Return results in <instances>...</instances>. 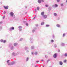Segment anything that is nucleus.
<instances>
[{
    "label": "nucleus",
    "mask_w": 67,
    "mask_h": 67,
    "mask_svg": "<svg viewBox=\"0 0 67 67\" xmlns=\"http://www.w3.org/2000/svg\"><path fill=\"white\" fill-rule=\"evenodd\" d=\"M54 16H57V14L56 13H54Z\"/></svg>",
    "instance_id": "28"
},
{
    "label": "nucleus",
    "mask_w": 67,
    "mask_h": 67,
    "mask_svg": "<svg viewBox=\"0 0 67 67\" xmlns=\"http://www.w3.org/2000/svg\"><path fill=\"white\" fill-rule=\"evenodd\" d=\"M4 8L5 9H8V8H9V6L7 5L6 6H4Z\"/></svg>",
    "instance_id": "7"
},
{
    "label": "nucleus",
    "mask_w": 67,
    "mask_h": 67,
    "mask_svg": "<svg viewBox=\"0 0 67 67\" xmlns=\"http://www.w3.org/2000/svg\"><path fill=\"white\" fill-rule=\"evenodd\" d=\"M23 40V38H21L20 39V41H22V40Z\"/></svg>",
    "instance_id": "42"
},
{
    "label": "nucleus",
    "mask_w": 67,
    "mask_h": 67,
    "mask_svg": "<svg viewBox=\"0 0 67 67\" xmlns=\"http://www.w3.org/2000/svg\"><path fill=\"white\" fill-rule=\"evenodd\" d=\"M12 55L13 56H16L17 55V53H15L14 52H13L12 53Z\"/></svg>",
    "instance_id": "2"
},
{
    "label": "nucleus",
    "mask_w": 67,
    "mask_h": 67,
    "mask_svg": "<svg viewBox=\"0 0 67 67\" xmlns=\"http://www.w3.org/2000/svg\"><path fill=\"white\" fill-rule=\"evenodd\" d=\"M0 41L2 43V42H3V40H2V39H1V40Z\"/></svg>",
    "instance_id": "30"
},
{
    "label": "nucleus",
    "mask_w": 67,
    "mask_h": 67,
    "mask_svg": "<svg viewBox=\"0 0 67 67\" xmlns=\"http://www.w3.org/2000/svg\"><path fill=\"white\" fill-rule=\"evenodd\" d=\"M25 9H26V8H27V6H25Z\"/></svg>",
    "instance_id": "56"
},
{
    "label": "nucleus",
    "mask_w": 67,
    "mask_h": 67,
    "mask_svg": "<svg viewBox=\"0 0 67 67\" xmlns=\"http://www.w3.org/2000/svg\"><path fill=\"white\" fill-rule=\"evenodd\" d=\"M14 47L12 46V47L10 48L11 50H12L13 51L14 49Z\"/></svg>",
    "instance_id": "10"
},
{
    "label": "nucleus",
    "mask_w": 67,
    "mask_h": 67,
    "mask_svg": "<svg viewBox=\"0 0 67 67\" xmlns=\"http://www.w3.org/2000/svg\"><path fill=\"white\" fill-rule=\"evenodd\" d=\"M31 54H32V55H33V54H34V53H33V52H32L31 53Z\"/></svg>",
    "instance_id": "53"
},
{
    "label": "nucleus",
    "mask_w": 67,
    "mask_h": 67,
    "mask_svg": "<svg viewBox=\"0 0 67 67\" xmlns=\"http://www.w3.org/2000/svg\"><path fill=\"white\" fill-rule=\"evenodd\" d=\"M27 13V12H26L25 13V14H26V13Z\"/></svg>",
    "instance_id": "62"
},
{
    "label": "nucleus",
    "mask_w": 67,
    "mask_h": 67,
    "mask_svg": "<svg viewBox=\"0 0 67 67\" xmlns=\"http://www.w3.org/2000/svg\"><path fill=\"white\" fill-rule=\"evenodd\" d=\"M39 62V61H36V63H38Z\"/></svg>",
    "instance_id": "57"
},
{
    "label": "nucleus",
    "mask_w": 67,
    "mask_h": 67,
    "mask_svg": "<svg viewBox=\"0 0 67 67\" xmlns=\"http://www.w3.org/2000/svg\"><path fill=\"white\" fill-rule=\"evenodd\" d=\"M41 60V61H42V62H44V60Z\"/></svg>",
    "instance_id": "61"
},
{
    "label": "nucleus",
    "mask_w": 67,
    "mask_h": 67,
    "mask_svg": "<svg viewBox=\"0 0 67 67\" xmlns=\"http://www.w3.org/2000/svg\"><path fill=\"white\" fill-rule=\"evenodd\" d=\"M66 61H66V60H65L64 61V63H66Z\"/></svg>",
    "instance_id": "41"
},
{
    "label": "nucleus",
    "mask_w": 67,
    "mask_h": 67,
    "mask_svg": "<svg viewBox=\"0 0 67 67\" xmlns=\"http://www.w3.org/2000/svg\"><path fill=\"white\" fill-rule=\"evenodd\" d=\"M54 6L55 7H58V5H57V4H55Z\"/></svg>",
    "instance_id": "24"
},
{
    "label": "nucleus",
    "mask_w": 67,
    "mask_h": 67,
    "mask_svg": "<svg viewBox=\"0 0 67 67\" xmlns=\"http://www.w3.org/2000/svg\"><path fill=\"white\" fill-rule=\"evenodd\" d=\"M9 29L10 31H11L12 30H14V27H10Z\"/></svg>",
    "instance_id": "5"
},
{
    "label": "nucleus",
    "mask_w": 67,
    "mask_h": 67,
    "mask_svg": "<svg viewBox=\"0 0 67 67\" xmlns=\"http://www.w3.org/2000/svg\"><path fill=\"white\" fill-rule=\"evenodd\" d=\"M46 27H49V25H46Z\"/></svg>",
    "instance_id": "31"
},
{
    "label": "nucleus",
    "mask_w": 67,
    "mask_h": 67,
    "mask_svg": "<svg viewBox=\"0 0 67 67\" xmlns=\"http://www.w3.org/2000/svg\"><path fill=\"white\" fill-rule=\"evenodd\" d=\"M26 26H28V23H26Z\"/></svg>",
    "instance_id": "48"
},
{
    "label": "nucleus",
    "mask_w": 67,
    "mask_h": 67,
    "mask_svg": "<svg viewBox=\"0 0 67 67\" xmlns=\"http://www.w3.org/2000/svg\"><path fill=\"white\" fill-rule=\"evenodd\" d=\"M35 13H36L37 12V10H36V9H35Z\"/></svg>",
    "instance_id": "44"
},
{
    "label": "nucleus",
    "mask_w": 67,
    "mask_h": 67,
    "mask_svg": "<svg viewBox=\"0 0 67 67\" xmlns=\"http://www.w3.org/2000/svg\"><path fill=\"white\" fill-rule=\"evenodd\" d=\"M37 10H40V8L38 7H37Z\"/></svg>",
    "instance_id": "29"
},
{
    "label": "nucleus",
    "mask_w": 67,
    "mask_h": 67,
    "mask_svg": "<svg viewBox=\"0 0 67 67\" xmlns=\"http://www.w3.org/2000/svg\"><path fill=\"white\" fill-rule=\"evenodd\" d=\"M64 56L65 57H67V54L66 53H65L64 54Z\"/></svg>",
    "instance_id": "26"
},
{
    "label": "nucleus",
    "mask_w": 67,
    "mask_h": 67,
    "mask_svg": "<svg viewBox=\"0 0 67 67\" xmlns=\"http://www.w3.org/2000/svg\"><path fill=\"white\" fill-rule=\"evenodd\" d=\"M29 40L30 41H31V43H33V41H34V40H33V37H31L29 39Z\"/></svg>",
    "instance_id": "1"
},
{
    "label": "nucleus",
    "mask_w": 67,
    "mask_h": 67,
    "mask_svg": "<svg viewBox=\"0 0 67 67\" xmlns=\"http://www.w3.org/2000/svg\"><path fill=\"white\" fill-rule=\"evenodd\" d=\"M45 7H46L47 8V7H48V5H47V4L46 5Z\"/></svg>",
    "instance_id": "32"
},
{
    "label": "nucleus",
    "mask_w": 67,
    "mask_h": 67,
    "mask_svg": "<svg viewBox=\"0 0 67 67\" xmlns=\"http://www.w3.org/2000/svg\"><path fill=\"white\" fill-rule=\"evenodd\" d=\"M57 53H55L53 55V57L54 58H56L57 57Z\"/></svg>",
    "instance_id": "4"
},
{
    "label": "nucleus",
    "mask_w": 67,
    "mask_h": 67,
    "mask_svg": "<svg viewBox=\"0 0 67 67\" xmlns=\"http://www.w3.org/2000/svg\"><path fill=\"white\" fill-rule=\"evenodd\" d=\"M38 2L39 3H41V0H38Z\"/></svg>",
    "instance_id": "27"
},
{
    "label": "nucleus",
    "mask_w": 67,
    "mask_h": 67,
    "mask_svg": "<svg viewBox=\"0 0 67 67\" xmlns=\"http://www.w3.org/2000/svg\"><path fill=\"white\" fill-rule=\"evenodd\" d=\"M34 54L35 55H37L38 54V52H35L34 53Z\"/></svg>",
    "instance_id": "18"
},
{
    "label": "nucleus",
    "mask_w": 67,
    "mask_h": 67,
    "mask_svg": "<svg viewBox=\"0 0 67 67\" xmlns=\"http://www.w3.org/2000/svg\"><path fill=\"white\" fill-rule=\"evenodd\" d=\"M54 48H56L57 47V45L56 44H54Z\"/></svg>",
    "instance_id": "23"
},
{
    "label": "nucleus",
    "mask_w": 67,
    "mask_h": 67,
    "mask_svg": "<svg viewBox=\"0 0 67 67\" xmlns=\"http://www.w3.org/2000/svg\"><path fill=\"white\" fill-rule=\"evenodd\" d=\"M31 49H34V46H31Z\"/></svg>",
    "instance_id": "14"
},
{
    "label": "nucleus",
    "mask_w": 67,
    "mask_h": 67,
    "mask_svg": "<svg viewBox=\"0 0 67 67\" xmlns=\"http://www.w3.org/2000/svg\"><path fill=\"white\" fill-rule=\"evenodd\" d=\"M59 64L60 65H63V62H62V61L60 62H59Z\"/></svg>",
    "instance_id": "17"
},
{
    "label": "nucleus",
    "mask_w": 67,
    "mask_h": 67,
    "mask_svg": "<svg viewBox=\"0 0 67 67\" xmlns=\"http://www.w3.org/2000/svg\"><path fill=\"white\" fill-rule=\"evenodd\" d=\"M36 26H38V24H36Z\"/></svg>",
    "instance_id": "49"
},
{
    "label": "nucleus",
    "mask_w": 67,
    "mask_h": 67,
    "mask_svg": "<svg viewBox=\"0 0 67 67\" xmlns=\"http://www.w3.org/2000/svg\"><path fill=\"white\" fill-rule=\"evenodd\" d=\"M35 18H36V16H35L33 18V20H34V19H35Z\"/></svg>",
    "instance_id": "54"
},
{
    "label": "nucleus",
    "mask_w": 67,
    "mask_h": 67,
    "mask_svg": "<svg viewBox=\"0 0 67 67\" xmlns=\"http://www.w3.org/2000/svg\"><path fill=\"white\" fill-rule=\"evenodd\" d=\"M4 14H5V13H6V11H4V12L3 13Z\"/></svg>",
    "instance_id": "46"
},
{
    "label": "nucleus",
    "mask_w": 67,
    "mask_h": 67,
    "mask_svg": "<svg viewBox=\"0 0 67 67\" xmlns=\"http://www.w3.org/2000/svg\"><path fill=\"white\" fill-rule=\"evenodd\" d=\"M60 17H59L58 18V20H59V19H60Z\"/></svg>",
    "instance_id": "51"
},
{
    "label": "nucleus",
    "mask_w": 67,
    "mask_h": 67,
    "mask_svg": "<svg viewBox=\"0 0 67 67\" xmlns=\"http://www.w3.org/2000/svg\"><path fill=\"white\" fill-rule=\"evenodd\" d=\"M50 61V60H49V59H48V60H47V63H48V62H49V61Z\"/></svg>",
    "instance_id": "45"
},
{
    "label": "nucleus",
    "mask_w": 67,
    "mask_h": 67,
    "mask_svg": "<svg viewBox=\"0 0 67 67\" xmlns=\"http://www.w3.org/2000/svg\"><path fill=\"white\" fill-rule=\"evenodd\" d=\"M41 1V2H44V1L43 0H40Z\"/></svg>",
    "instance_id": "40"
},
{
    "label": "nucleus",
    "mask_w": 67,
    "mask_h": 67,
    "mask_svg": "<svg viewBox=\"0 0 67 67\" xmlns=\"http://www.w3.org/2000/svg\"><path fill=\"white\" fill-rule=\"evenodd\" d=\"M29 50H26V53H29Z\"/></svg>",
    "instance_id": "33"
},
{
    "label": "nucleus",
    "mask_w": 67,
    "mask_h": 67,
    "mask_svg": "<svg viewBox=\"0 0 67 67\" xmlns=\"http://www.w3.org/2000/svg\"><path fill=\"white\" fill-rule=\"evenodd\" d=\"M22 27L21 26H19L18 27V28L19 29V31H22Z\"/></svg>",
    "instance_id": "9"
},
{
    "label": "nucleus",
    "mask_w": 67,
    "mask_h": 67,
    "mask_svg": "<svg viewBox=\"0 0 67 67\" xmlns=\"http://www.w3.org/2000/svg\"><path fill=\"white\" fill-rule=\"evenodd\" d=\"M61 6H63V4H61Z\"/></svg>",
    "instance_id": "55"
},
{
    "label": "nucleus",
    "mask_w": 67,
    "mask_h": 67,
    "mask_svg": "<svg viewBox=\"0 0 67 67\" xmlns=\"http://www.w3.org/2000/svg\"><path fill=\"white\" fill-rule=\"evenodd\" d=\"M61 45V46H65V44L63 43H62Z\"/></svg>",
    "instance_id": "16"
},
{
    "label": "nucleus",
    "mask_w": 67,
    "mask_h": 67,
    "mask_svg": "<svg viewBox=\"0 0 67 67\" xmlns=\"http://www.w3.org/2000/svg\"><path fill=\"white\" fill-rule=\"evenodd\" d=\"M4 18H5V16H3V19H4Z\"/></svg>",
    "instance_id": "52"
},
{
    "label": "nucleus",
    "mask_w": 67,
    "mask_h": 67,
    "mask_svg": "<svg viewBox=\"0 0 67 67\" xmlns=\"http://www.w3.org/2000/svg\"><path fill=\"white\" fill-rule=\"evenodd\" d=\"M15 63V62H11V65H14Z\"/></svg>",
    "instance_id": "19"
},
{
    "label": "nucleus",
    "mask_w": 67,
    "mask_h": 67,
    "mask_svg": "<svg viewBox=\"0 0 67 67\" xmlns=\"http://www.w3.org/2000/svg\"><path fill=\"white\" fill-rule=\"evenodd\" d=\"M29 57H27L26 59V62H27L29 60Z\"/></svg>",
    "instance_id": "22"
},
{
    "label": "nucleus",
    "mask_w": 67,
    "mask_h": 67,
    "mask_svg": "<svg viewBox=\"0 0 67 67\" xmlns=\"http://www.w3.org/2000/svg\"><path fill=\"white\" fill-rule=\"evenodd\" d=\"M0 3L1 4H2V2H1Z\"/></svg>",
    "instance_id": "63"
},
{
    "label": "nucleus",
    "mask_w": 67,
    "mask_h": 67,
    "mask_svg": "<svg viewBox=\"0 0 67 67\" xmlns=\"http://www.w3.org/2000/svg\"><path fill=\"white\" fill-rule=\"evenodd\" d=\"M58 52H60V50H58Z\"/></svg>",
    "instance_id": "58"
},
{
    "label": "nucleus",
    "mask_w": 67,
    "mask_h": 67,
    "mask_svg": "<svg viewBox=\"0 0 67 67\" xmlns=\"http://www.w3.org/2000/svg\"><path fill=\"white\" fill-rule=\"evenodd\" d=\"M52 37L53 38H55V36H54V35H52Z\"/></svg>",
    "instance_id": "36"
},
{
    "label": "nucleus",
    "mask_w": 67,
    "mask_h": 67,
    "mask_svg": "<svg viewBox=\"0 0 67 67\" xmlns=\"http://www.w3.org/2000/svg\"><path fill=\"white\" fill-rule=\"evenodd\" d=\"M48 56L47 55H45V58H47Z\"/></svg>",
    "instance_id": "50"
},
{
    "label": "nucleus",
    "mask_w": 67,
    "mask_h": 67,
    "mask_svg": "<svg viewBox=\"0 0 67 67\" xmlns=\"http://www.w3.org/2000/svg\"><path fill=\"white\" fill-rule=\"evenodd\" d=\"M35 67H37V65H35Z\"/></svg>",
    "instance_id": "59"
},
{
    "label": "nucleus",
    "mask_w": 67,
    "mask_h": 67,
    "mask_svg": "<svg viewBox=\"0 0 67 67\" xmlns=\"http://www.w3.org/2000/svg\"><path fill=\"white\" fill-rule=\"evenodd\" d=\"M14 45L15 46H17L18 45V43H15L14 44Z\"/></svg>",
    "instance_id": "20"
},
{
    "label": "nucleus",
    "mask_w": 67,
    "mask_h": 67,
    "mask_svg": "<svg viewBox=\"0 0 67 67\" xmlns=\"http://www.w3.org/2000/svg\"><path fill=\"white\" fill-rule=\"evenodd\" d=\"M24 49L25 50H27V49H29V48L27 47H24Z\"/></svg>",
    "instance_id": "12"
},
{
    "label": "nucleus",
    "mask_w": 67,
    "mask_h": 67,
    "mask_svg": "<svg viewBox=\"0 0 67 67\" xmlns=\"http://www.w3.org/2000/svg\"><path fill=\"white\" fill-rule=\"evenodd\" d=\"M44 19H46L47 17V16L46 15H44L42 16Z\"/></svg>",
    "instance_id": "3"
},
{
    "label": "nucleus",
    "mask_w": 67,
    "mask_h": 67,
    "mask_svg": "<svg viewBox=\"0 0 67 67\" xmlns=\"http://www.w3.org/2000/svg\"><path fill=\"white\" fill-rule=\"evenodd\" d=\"M34 29L32 30V33H34L35 31V30H36L37 28L35 27H34Z\"/></svg>",
    "instance_id": "6"
},
{
    "label": "nucleus",
    "mask_w": 67,
    "mask_h": 67,
    "mask_svg": "<svg viewBox=\"0 0 67 67\" xmlns=\"http://www.w3.org/2000/svg\"><path fill=\"white\" fill-rule=\"evenodd\" d=\"M13 19H15V15H13Z\"/></svg>",
    "instance_id": "34"
},
{
    "label": "nucleus",
    "mask_w": 67,
    "mask_h": 67,
    "mask_svg": "<svg viewBox=\"0 0 67 67\" xmlns=\"http://www.w3.org/2000/svg\"><path fill=\"white\" fill-rule=\"evenodd\" d=\"M57 2H59V0H57Z\"/></svg>",
    "instance_id": "47"
},
{
    "label": "nucleus",
    "mask_w": 67,
    "mask_h": 67,
    "mask_svg": "<svg viewBox=\"0 0 67 67\" xmlns=\"http://www.w3.org/2000/svg\"><path fill=\"white\" fill-rule=\"evenodd\" d=\"M66 34L65 33V34H63V37H64V36H65V35Z\"/></svg>",
    "instance_id": "35"
},
{
    "label": "nucleus",
    "mask_w": 67,
    "mask_h": 67,
    "mask_svg": "<svg viewBox=\"0 0 67 67\" xmlns=\"http://www.w3.org/2000/svg\"><path fill=\"white\" fill-rule=\"evenodd\" d=\"M44 23L43 22H42L41 24V25H44Z\"/></svg>",
    "instance_id": "25"
},
{
    "label": "nucleus",
    "mask_w": 67,
    "mask_h": 67,
    "mask_svg": "<svg viewBox=\"0 0 67 67\" xmlns=\"http://www.w3.org/2000/svg\"><path fill=\"white\" fill-rule=\"evenodd\" d=\"M2 21L1 22H0V24H2Z\"/></svg>",
    "instance_id": "60"
},
{
    "label": "nucleus",
    "mask_w": 67,
    "mask_h": 67,
    "mask_svg": "<svg viewBox=\"0 0 67 67\" xmlns=\"http://www.w3.org/2000/svg\"><path fill=\"white\" fill-rule=\"evenodd\" d=\"M12 44L11 43L9 44L8 45V47L9 48H11V47H12Z\"/></svg>",
    "instance_id": "13"
},
{
    "label": "nucleus",
    "mask_w": 67,
    "mask_h": 67,
    "mask_svg": "<svg viewBox=\"0 0 67 67\" xmlns=\"http://www.w3.org/2000/svg\"><path fill=\"white\" fill-rule=\"evenodd\" d=\"M2 30V26H0V31Z\"/></svg>",
    "instance_id": "39"
},
{
    "label": "nucleus",
    "mask_w": 67,
    "mask_h": 67,
    "mask_svg": "<svg viewBox=\"0 0 67 67\" xmlns=\"http://www.w3.org/2000/svg\"><path fill=\"white\" fill-rule=\"evenodd\" d=\"M51 43H53V42H54V40H51Z\"/></svg>",
    "instance_id": "38"
},
{
    "label": "nucleus",
    "mask_w": 67,
    "mask_h": 67,
    "mask_svg": "<svg viewBox=\"0 0 67 67\" xmlns=\"http://www.w3.org/2000/svg\"><path fill=\"white\" fill-rule=\"evenodd\" d=\"M9 62H10V60H8L7 61V63H9Z\"/></svg>",
    "instance_id": "43"
},
{
    "label": "nucleus",
    "mask_w": 67,
    "mask_h": 67,
    "mask_svg": "<svg viewBox=\"0 0 67 67\" xmlns=\"http://www.w3.org/2000/svg\"><path fill=\"white\" fill-rule=\"evenodd\" d=\"M8 64L9 65H11V62H8Z\"/></svg>",
    "instance_id": "21"
},
{
    "label": "nucleus",
    "mask_w": 67,
    "mask_h": 67,
    "mask_svg": "<svg viewBox=\"0 0 67 67\" xmlns=\"http://www.w3.org/2000/svg\"><path fill=\"white\" fill-rule=\"evenodd\" d=\"M56 26L57 27H60V25L59 24H57L56 25Z\"/></svg>",
    "instance_id": "15"
},
{
    "label": "nucleus",
    "mask_w": 67,
    "mask_h": 67,
    "mask_svg": "<svg viewBox=\"0 0 67 67\" xmlns=\"http://www.w3.org/2000/svg\"><path fill=\"white\" fill-rule=\"evenodd\" d=\"M41 15L42 16H43V15H44V12H42L41 13Z\"/></svg>",
    "instance_id": "11"
},
{
    "label": "nucleus",
    "mask_w": 67,
    "mask_h": 67,
    "mask_svg": "<svg viewBox=\"0 0 67 67\" xmlns=\"http://www.w3.org/2000/svg\"><path fill=\"white\" fill-rule=\"evenodd\" d=\"M10 14L12 17H13V15H14V13L13 12H11L10 13Z\"/></svg>",
    "instance_id": "8"
},
{
    "label": "nucleus",
    "mask_w": 67,
    "mask_h": 67,
    "mask_svg": "<svg viewBox=\"0 0 67 67\" xmlns=\"http://www.w3.org/2000/svg\"><path fill=\"white\" fill-rule=\"evenodd\" d=\"M54 6H55V5H53L52 7H54Z\"/></svg>",
    "instance_id": "64"
},
{
    "label": "nucleus",
    "mask_w": 67,
    "mask_h": 67,
    "mask_svg": "<svg viewBox=\"0 0 67 67\" xmlns=\"http://www.w3.org/2000/svg\"><path fill=\"white\" fill-rule=\"evenodd\" d=\"M6 42V40H3V42L4 43H5Z\"/></svg>",
    "instance_id": "37"
}]
</instances>
